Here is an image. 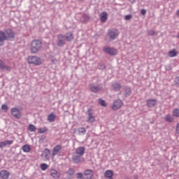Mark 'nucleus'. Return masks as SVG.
Listing matches in <instances>:
<instances>
[{
	"mask_svg": "<svg viewBox=\"0 0 179 179\" xmlns=\"http://www.w3.org/2000/svg\"><path fill=\"white\" fill-rule=\"evenodd\" d=\"M61 149H62V146L61 145H55L52 152V156H57V155H58Z\"/></svg>",
	"mask_w": 179,
	"mask_h": 179,
	"instance_id": "nucleus-18",
	"label": "nucleus"
},
{
	"mask_svg": "<svg viewBox=\"0 0 179 179\" xmlns=\"http://www.w3.org/2000/svg\"><path fill=\"white\" fill-rule=\"evenodd\" d=\"M5 41H6V34L3 31H0V47L3 45V42Z\"/></svg>",
	"mask_w": 179,
	"mask_h": 179,
	"instance_id": "nucleus-15",
	"label": "nucleus"
},
{
	"mask_svg": "<svg viewBox=\"0 0 179 179\" xmlns=\"http://www.w3.org/2000/svg\"><path fill=\"white\" fill-rule=\"evenodd\" d=\"M43 46V42L40 40H34L31 43V52L32 54H37Z\"/></svg>",
	"mask_w": 179,
	"mask_h": 179,
	"instance_id": "nucleus-1",
	"label": "nucleus"
},
{
	"mask_svg": "<svg viewBox=\"0 0 179 179\" xmlns=\"http://www.w3.org/2000/svg\"><path fill=\"white\" fill-rule=\"evenodd\" d=\"M107 19H108V13L106 11L102 12L100 15V20L101 23H106Z\"/></svg>",
	"mask_w": 179,
	"mask_h": 179,
	"instance_id": "nucleus-14",
	"label": "nucleus"
},
{
	"mask_svg": "<svg viewBox=\"0 0 179 179\" xmlns=\"http://www.w3.org/2000/svg\"><path fill=\"white\" fill-rule=\"evenodd\" d=\"M66 174L67 176V179H71L75 174V169H73V168H69V169L66 172Z\"/></svg>",
	"mask_w": 179,
	"mask_h": 179,
	"instance_id": "nucleus-20",
	"label": "nucleus"
},
{
	"mask_svg": "<svg viewBox=\"0 0 179 179\" xmlns=\"http://www.w3.org/2000/svg\"><path fill=\"white\" fill-rule=\"evenodd\" d=\"M157 101L156 99H148L146 104L149 108H153L156 106Z\"/></svg>",
	"mask_w": 179,
	"mask_h": 179,
	"instance_id": "nucleus-13",
	"label": "nucleus"
},
{
	"mask_svg": "<svg viewBox=\"0 0 179 179\" xmlns=\"http://www.w3.org/2000/svg\"><path fill=\"white\" fill-rule=\"evenodd\" d=\"M41 170H43V171H45V170H47V169H48V165H47V164H41Z\"/></svg>",
	"mask_w": 179,
	"mask_h": 179,
	"instance_id": "nucleus-37",
	"label": "nucleus"
},
{
	"mask_svg": "<svg viewBox=\"0 0 179 179\" xmlns=\"http://www.w3.org/2000/svg\"><path fill=\"white\" fill-rule=\"evenodd\" d=\"M12 143H13V141L12 140L6 141V145H12Z\"/></svg>",
	"mask_w": 179,
	"mask_h": 179,
	"instance_id": "nucleus-46",
	"label": "nucleus"
},
{
	"mask_svg": "<svg viewBox=\"0 0 179 179\" xmlns=\"http://www.w3.org/2000/svg\"><path fill=\"white\" fill-rule=\"evenodd\" d=\"M120 107H122V101L121 99L115 100L112 106V110L117 111V110H120Z\"/></svg>",
	"mask_w": 179,
	"mask_h": 179,
	"instance_id": "nucleus-6",
	"label": "nucleus"
},
{
	"mask_svg": "<svg viewBox=\"0 0 179 179\" xmlns=\"http://www.w3.org/2000/svg\"><path fill=\"white\" fill-rule=\"evenodd\" d=\"M106 68V64L103 62L98 63L97 69H100L101 71H103V69Z\"/></svg>",
	"mask_w": 179,
	"mask_h": 179,
	"instance_id": "nucleus-31",
	"label": "nucleus"
},
{
	"mask_svg": "<svg viewBox=\"0 0 179 179\" xmlns=\"http://www.w3.org/2000/svg\"><path fill=\"white\" fill-rule=\"evenodd\" d=\"M172 114H173V117H176L177 118H179V109L178 108L173 109Z\"/></svg>",
	"mask_w": 179,
	"mask_h": 179,
	"instance_id": "nucleus-30",
	"label": "nucleus"
},
{
	"mask_svg": "<svg viewBox=\"0 0 179 179\" xmlns=\"http://www.w3.org/2000/svg\"><path fill=\"white\" fill-rule=\"evenodd\" d=\"M131 3H134V2H136V0H129Z\"/></svg>",
	"mask_w": 179,
	"mask_h": 179,
	"instance_id": "nucleus-48",
	"label": "nucleus"
},
{
	"mask_svg": "<svg viewBox=\"0 0 179 179\" xmlns=\"http://www.w3.org/2000/svg\"><path fill=\"white\" fill-rule=\"evenodd\" d=\"M80 157H82V155H78L76 152H73V162L74 163H80Z\"/></svg>",
	"mask_w": 179,
	"mask_h": 179,
	"instance_id": "nucleus-21",
	"label": "nucleus"
},
{
	"mask_svg": "<svg viewBox=\"0 0 179 179\" xmlns=\"http://www.w3.org/2000/svg\"><path fill=\"white\" fill-rule=\"evenodd\" d=\"M51 155V150L48 148H45L42 154V157L44 159L45 161L50 160V156Z\"/></svg>",
	"mask_w": 179,
	"mask_h": 179,
	"instance_id": "nucleus-12",
	"label": "nucleus"
},
{
	"mask_svg": "<svg viewBox=\"0 0 179 179\" xmlns=\"http://www.w3.org/2000/svg\"><path fill=\"white\" fill-rule=\"evenodd\" d=\"M11 114L15 117V118H17V120L22 118V113L17 108H11Z\"/></svg>",
	"mask_w": 179,
	"mask_h": 179,
	"instance_id": "nucleus-9",
	"label": "nucleus"
},
{
	"mask_svg": "<svg viewBox=\"0 0 179 179\" xmlns=\"http://www.w3.org/2000/svg\"><path fill=\"white\" fill-rule=\"evenodd\" d=\"M174 83L176 86H179V76L175 78Z\"/></svg>",
	"mask_w": 179,
	"mask_h": 179,
	"instance_id": "nucleus-42",
	"label": "nucleus"
},
{
	"mask_svg": "<svg viewBox=\"0 0 179 179\" xmlns=\"http://www.w3.org/2000/svg\"><path fill=\"white\" fill-rule=\"evenodd\" d=\"M22 150L25 153H29V152H30V150H31V148H30V145H24V146H22Z\"/></svg>",
	"mask_w": 179,
	"mask_h": 179,
	"instance_id": "nucleus-28",
	"label": "nucleus"
},
{
	"mask_svg": "<svg viewBox=\"0 0 179 179\" xmlns=\"http://www.w3.org/2000/svg\"><path fill=\"white\" fill-rule=\"evenodd\" d=\"M65 37L62 34H59L57 36V45L58 47H64L65 45L66 42H65Z\"/></svg>",
	"mask_w": 179,
	"mask_h": 179,
	"instance_id": "nucleus-7",
	"label": "nucleus"
},
{
	"mask_svg": "<svg viewBox=\"0 0 179 179\" xmlns=\"http://www.w3.org/2000/svg\"><path fill=\"white\" fill-rule=\"evenodd\" d=\"M4 66H5V63L3 62V61L0 60V70L2 71Z\"/></svg>",
	"mask_w": 179,
	"mask_h": 179,
	"instance_id": "nucleus-41",
	"label": "nucleus"
},
{
	"mask_svg": "<svg viewBox=\"0 0 179 179\" xmlns=\"http://www.w3.org/2000/svg\"><path fill=\"white\" fill-rule=\"evenodd\" d=\"M98 101L100 106H101L102 107H107V103H106V101H104L103 99H99Z\"/></svg>",
	"mask_w": 179,
	"mask_h": 179,
	"instance_id": "nucleus-33",
	"label": "nucleus"
},
{
	"mask_svg": "<svg viewBox=\"0 0 179 179\" xmlns=\"http://www.w3.org/2000/svg\"><path fill=\"white\" fill-rule=\"evenodd\" d=\"M29 131L30 132H34L36 131V126H34V124H29Z\"/></svg>",
	"mask_w": 179,
	"mask_h": 179,
	"instance_id": "nucleus-36",
	"label": "nucleus"
},
{
	"mask_svg": "<svg viewBox=\"0 0 179 179\" xmlns=\"http://www.w3.org/2000/svg\"><path fill=\"white\" fill-rule=\"evenodd\" d=\"M134 179H138V175H134Z\"/></svg>",
	"mask_w": 179,
	"mask_h": 179,
	"instance_id": "nucleus-49",
	"label": "nucleus"
},
{
	"mask_svg": "<svg viewBox=\"0 0 179 179\" xmlns=\"http://www.w3.org/2000/svg\"><path fill=\"white\" fill-rule=\"evenodd\" d=\"M112 88L115 92H118V90H121V84L120 83H115L112 84Z\"/></svg>",
	"mask_w": 179,
	"mask_h": 179,
	"instance_id": "nucleus-23",
	"label": "nucleus"
},
{
	"mask_svg": "<svg viewBox=\"0 0 179 179\" xmlns=\"http://www.w3.org/2000/svg\"><path fill=\"white\" fill-rule=\"evenodd\" d=\"M1 110H3L4 111H8V106L6 104L2 105Z\"/></svg>",
	"mask_w": 179,
	"mask_h": 179,
	"instance_id": "nucleus-43",
	"label": "nucleus"
},
{
	"mask_svg": "<svg viewBox=\"0 0 179 179\" xmlns=\"http://www.w3.org/2000/svg\"><path fill=\"white\" fill-rule=\"evenodd\" d=\"M168 55L171 58H174V57H177V51H176V49L171 50L169 52Z\"/></svg>",
	"mask_w": 179,
	"mask_h": 179,
	"instance_id": "nucleus-27",
	"label": "nucleus"
},
{
	"mask_svg": "<svg viewBox=\"0 0 179 179\" xmlns=\"http://www.w3.org/2000/svg\"><path fill=\"white\" fill-rule=\"evenodd\" d=\"M94 176V172L92 169H86L84 171V179H92Z\"/></svg>",
	"mask_w": 179,
	"mask_h": 179,
	"instance_id": "nucleus-11",
	"label": "nucleus"
},
{
	"mask_svg": "<svg viewBox=\"0 0 179 179\" xmlns=\"http://www.w3.org/2000/svg\"><path fill=\"white\" fill-rule=\"evenodd\" d=\"M48 121H49V122H54V121H55V115L54 113H51L48 115Z\"/></svg>",
	"mask_w": 179,
	"mask_h": 179,
	"instance_id": "nucleus-29",
	"label": "nucleus"
},
{
	"mask_svg": "<svg viewBox=\"0 0 179 179\" xmlns=\"http://www.w3.org/2000/svg\"><path fill=\"white\" fill-rule=\"evenodd\" d=\"M109 178V179H113V177H111V178Z\"/></svg>",
	"mask_w": 179,
	"mask_h": 179,
	"instance_id": "nucleus-51",
	"label": "nucleus"
},
{
	"mask_svg": "<svg viewBox=\"0 0 179 179\" xmlns=\"http://www.w3.org/2000/svg\"><path fill=\"white\" fill-rule=\"evenodd\" d=\"M113 173L111 170H108L105 172L104 177L105 178H111L113 177Z\"/></svg>",
	"mask_w": 179,
	"mask_h": 179,
	"instance_id": "nucleus-25",
	"label": "nucleus"
},
{
	"mask_svg": "<svg viewBox=\"0 0 179 179\" xmlns=\"http://www.w3.org/2000/svg\"><path fill=\"white\" fill-rule=\"evenodd\" d=\"M90 89L92 93H99L100 90H101L102 87L101 85H96L94 83H92L90 85Z\"/></svg>",
	"mask_w": 179,
	"mask_h": 179,
	"instance_id": "nucleus-8",
	"label": "nucleus"
},
{
	"mask_svg": "<svg viewBox=\"0 0 179 179\" xmlns=\"http://www.w3.org/2000/svg\"><path fill=\"white\" fill-rule=\"evenodd\" d=\"M131 93H132V91L131 90V87H125L123 89L124 97H129Z\"/></svg>",
	"mask_w": 179,
	"mask_h": 179,
	"instance_id": "nucleus-17",
	"label": "nucleus"
},
{
	"mask_svg": "<svg viewBox=\"0 0 179 179\" xmlns=\"http://www.w3.org/2000/svg\"><path fill=\"white\" fill-rule=\"evenodd\" d=\"M50 176L53 178H59L61 177V173L55 169H51L50 171Z\"/></svg>",
	"mask_w": 179,
	"mask_h": 179,
	"instance_id": "nucleus-19",
	"label": "nucleus"
},
{
	"mask_svg": "<svg viewBox=\"0 0 179 179\" xmlns=\"http://www.w3.org/2000/svg\"><path fill=\"white\" fill-rule=\"evenodd\" d=\"M141 15H143V16H145V15H146V10H145V9H141Z\"/></svg>",
	"mask_w": 179,
	"mask_h": 179,
	"instance_id": "nucleus-47",
	"label": "nucleus"
},
{
	"mask_svg": "<svg viewBox=\"0 0 179 179\" xmlns=\"http://www.w3.org/2000/svg\"><path fill=\"white\" fill-rule=\"evenodd\" d=\"M4 33L6 36V40H10V41H13L15 40V31L11 29H7L4 30Z\"/></svg>",
	"mask_w": 179,
	"mask_h": 179,
	"instance_id": "nucleus-5",
	"label": "nucleus"
},
{
	"mask_svg": "<svg viewBox=\"0 0 179 179\" xmlns=\"http://www.w3.org/2000/svg\"><path fill=\"white\" fill-rule=\"evenodd\" d=\"M78 131L80 135H85L86 134V129L85 127H80Z\"/></svg>",
	"mask_w": 179,
	"mask_h": 179,
	"instance_id": "nucleus-32",
	"label": "nucleus"
},
{
	"mask_svg": "<svg viewBox=\"0 0 179 179\" xmlns=\"http://www.w3.org/2000/svg\"><path fill=\"white\" fill-rule=\"evenodd\" d=\"M28 64H34V65H41V59L36 56L28 57Z\"/></svg>",
	"mask_w": 179,
	"mask_h": 179,
	"instance_id": "nucleus-3",
	"label": "nucleus"
},
{
	"mask_svg": "<svg viewBox=\"0 0 179 179\" xmlns=\"http://www.w3.org/2000/svg\"><path fill=\"white\" fill-rule=\"evenodd\" d=\"M81 22L85 23V22H87L89 20V17L87 15H83L80 19Z\"/></svg>",
	"mask_w": 179,
	"mask_h": 179,
	"instance_id": "nucleus-35",
	"label": "nucleus"
},
{
	"mask_svg": "<svg viewBox=\"0 0 179 179\" xmlns=\"http://www.w3.org/2000/svg\"><path fill=\"white\" fill-rule=\"evenodd\" d=\"M1 71H6V72H10V71H12V67L5 64L4 67H3V69Z\"/></svg>",
	"mask_w": 179,
	"mask_h": 179,
	"instance_id": "nucleus-34",
	"label": "nucleus"
},
{
	"mask_svg": "<svg viewBox=\"0 0 179 179\" xmlns=\"http://www.w3.org/2000/svg\"><path fill=\"white\" fill-rule=\"evenodd\" d=\"M77 178L78 179H85V175L82 173H77Z\"/></svg>",
	"mask_w": 179,
	"mask_h": 179,
	"instance_id": "nucleus-40",
	"label": "nucleus"
},
{
	"mask_svg": "<svg viewBox=\"0 0 179 179\" xmlns=\"http://www.w3.org/2000/svg\"><path fill=\"white\" fill-rule=\"evenodd\" d=\"M148 36H156V34H157L156 33V31L151 29V30L148 31Z\"/></svg>",
	"mask_w": 179,
	"mask_h": 179,
	"instance_id": "nucleus-38",
	"label": "nucleus"
},
{
	"mask_svg": "<svg viewBox=\"0 0 179 179\" xmlns=\"http://www.w3.org/2000/svg\"><path fill=\"white\" fill-rule=\"evenodd\" d=\"M165 121H166V122H173V121H174V117L173 116H171V115H166L165 116Z\"/></svg>",
	"mask_w": 179,
	"mask_h": 179,
	"instance_id": "nucleus-26",
	"label": "nucleus"
},
{
	"mask_svg": "<svg viewBox=\"0 0 179 179\" xmlns=\"http://www.w3.org/2000/svg\"><path fill=\"white\" fill-rule=\"evenodd\" d=\"M5 146H6V141L0 142V148H5Z\"/></svg>",
	"mask_w": 179,
	"mask_h": 179,
	"instance_id": "nucleus-44",
	"label": "nucleus"
},
{
	"mask_svg": "<svg viewBox=\"0 0 179 179\" xmlns=\"http://www.w3.org/2000/svg\"><path fill=\"white\" fill-rule=\"evenodd\" d=\"M78 1H83V0H78Z\"/></svg>",
	"mask_w": 179,
	"mask_h": 179,
	"instance_id": "nucleus-53",
	"label": "nucleus"
},
{
	"mask_svg": "<svg viewBox=\"0 0 179 179\" xmlns=\"http://www.w3.org/2000/svg\"><path fill=\"white\" fill-rule=\"evenodd\" d=\"M126 179H131V178H126Z\"/></svg>",
	"mask_w": 179,
	"mask_h": 179,
	"instance_id": "nucleus-52",
	"label": "nucleus"
},
{
	"mask_svg": "<svg viewBox=\"0 0 179 179\" xmlns=\"http://www.w3.org/2000/svg\"><path fill=\"white\" fill-rule=\"evenodd\" d=\"M125 20H131L132 19V15H127L124 17Z\"/></svg>",
	"mask_w": 179,
	"mask_h": 179,
	"instance_id": "nucleus-45",
	"label": "nucleus"
},
{
	"mask_svg": "<svg viewBox=\"0 0 179 179\" xmlns=\"http://www.w3.org/2000/svg\"><path fill=\"white\" fill-rule=\"evenodd\" d=\"M87 114L88 115L87 122H89L90 124H93V122L96 121V119L94 117V115H93V112L92 111V109H88L87 111Z\"/></svg>",
	"mask_w": 179,
	"mask_h": 179,
	"instance_id": "nucleus-10",
	"label": "nucleus"
},
{
	"mask_svg": "<svg viewBox=\"0 0 179 179\" xmlns=\"http://www.w3.org/2000/svg\"><path fill=\"white\" fill-rule=\"evenodd\" d=\"M10 173L6 170H2L0 171V177L2 179H8Z\"/></svg>",
	"mask_w": 179,
	"mask_h": 179,
	"instance_id": "nucleus-16",
	"label": "nucleus"
},
{
	"mask_svg": "<svg viewBox=\"0 0 179 179\" xmlns=\"http://www.w3.org/2000/svg\"><path fill=\"white\" fill-rule=\"evenodd\" d=\"M85 147H78L76 150L75 153L79 155L80 156H83L85 155Z\"/></svg>",
	"mask_w": 179,
	"mask_h": 179,
	"instance_id": "nucleus-22",
	"label": "nucleus"
},
{
	"mask_svg": "<svg viewBox=\"0 0 179 179\" xmlns=\"http://www.w3.org/2000/svg\"><path fill=\"white\" fill-rule=\"evenodd\" d=\"M103 52L110 55L111 57H114V55H117V49L108 46H105L103 48Z\"/></svg>",
	"mask_w": 179,
	"mask_h": 179,
	"instance_id": "nucleus-4",
	"label": "nucleus"
},
{
	"mask_svg": "<svg viewBox=\"0 0 179 179\" xmlns=\"http://www.w3.org/2000/svg\"><path fill=\"white\" fill-rule=\"evenodd\" d=\"M38 134H44L45 132H47V128L42 127L38 129Z\"/></svg>",
	"mask_w": 179,
	"mask_h": 179,
	"instance_id": "nucleus-39",
	"label": "nucleus"
},
{
	"mask_svg": "<svg viewBox=\"0 0 179 179\" xmlns=\"http://www.w3.org/2000/svg\"><path fill=\"white\" fill-rule=\"evenodd\" d=\"M106 36L109 38L110 41H114V40L120 36V31L117 29H108Z\"/></svg>",
	"mask_w": 179,
	"mask_h": 179,
	"instance_id": "nucleus-2",
	"label": "nucleus"
},
{
	"mask_svg": "<svg viewBox=\"0 0 179 179\" xmlns=\"http://www.w3.org/2000/svg\"><path fill=\"white\" fill-rule=\"evenodd\" d=\"M176 37H177L178 38H179V32L178 33Z\"/></svg>",
	"mask_w": 179,
	"mask_h": 179,
	"instance_id": "nucleus-50",
	"label": "nucleus"
},
{
	"mask_svg": "<svg viewBox=\"0 0 179 179\" xmlns=\"http://www.w3.org/2000/svg\"><path fill=\"white\" fill-rule=\"evenodd\" d=\"M64 37L67 41H72L73 40V34L72 32H67Z\"/></svg>",
	"mask_w": 179,
	"mask_h": 179,
	"instance_id": "nucleus-24",
	"label": "nucleus"
}]
</instances>
